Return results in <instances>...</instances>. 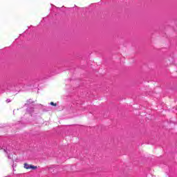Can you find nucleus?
I'll return each instance as SVG.
<instances>
[{
    "label": "nucleus",
    "mask_w": 177,
    "mask_h": 177,
    "mask_svg": "<svg viewBox=\"0 0 177 177\" xmlns=\"http://www.w3.org/2000/svg\"><path fill=\"white\" fill-rule=\"evenodd\" d=\"M24 168H25V169H37V166L29 165L28 163H24Z\"/></svg>",
    "instance_id": "nucleus-1"
},
{
    "label": "nucleus",
    "mask_w": 177,
    "mask_h": 177,
    "mask_svg": "<svg viewBox=\"0 0 177 177\" xmlns=\"http://www.w3.org/2000/svg\"><path fill=\"white\" fill-rule=\"evenodd\" d=\"M50 104L51 106H55V107H56V106H57V103H54L53 102H51L50 103Z\"/></svg>",
    "instance_id": "nucleus-2"
}]
</instances>
